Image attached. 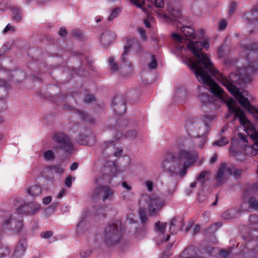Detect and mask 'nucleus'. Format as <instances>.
Listing matches in <instances>:
<instances>
[{"mask_svg":"<svg viewBox=\"0 0 258 258\" xmlns=\"http://www.w3.org/2000/svg\"><path fill=\"white\" fill-rule=\"evenodd\" d=\"M125 228L119 220L110 222L105 228L104 239L108 245L118 242L124 234Z\"/></svg>","mask_w":258,"mask_h":258,"instance_id":"3","label":"nucleus"},{"mask_svg":"<svg viewBox=\"0 0 258 258\" xmlns=\"http://www.w3.org/2000/svg\"><path fill=\"white\" fill-rule=\"evenodd\" d=\"M42 188L37 185H35L27 189L28 194L32 197H36L41 194Z\"/></svg>","mask_w":258,"mask_h":258,"instance_id":"25","label":"nucleus"},{"mask_svg":"<svg viewBox=\"0 0 258 258\" xmlns=\"http://www.w3.org/2000/svg\"><path fill=\"white\" fill-rule=\"evenodd\" d=\"M241 44L246 53H250L251 52L258 49V44L253 42L247 43L245 41H243Z\"/></svg>","mask_w":258,"mask_h":258,"instance_id":"23","label":"nucleus"},{"mask_svg":"<svg viewBox=\"0 0 258 258\" xmlns=\"http://www.w3.org/2000/svg\"><path fill=\"white\" fill-rule=\"evenodd\" d=\"M12 219V216L9 214L5 215V217H0V224L2 225V231H4L8 228Z\"/></svg>","mask_w":258,"mask_h":258,"instance_id":"22","label":"nucleus"},{"mask_svg":"<svg viewBox=\"0 0 258 258\" xmlns=\"http://www.w3.org/2000/svg\"><path fill=\"white\" fill-rule=\"evenodd\" d=\"M79 115L81 117H82L85 120L90 122L91 123H93L94 122L93 119L89 116L87 114L83 112H79Z\"/></svg>","mask_w":258,"mask_h":258,"instance_id":"43","label":"nucleus"},{"mask_svg":"<svg viewBox=\"0 0 258 258\" xmlns=\"http://www.w3.org/2000/svg\"><path fill=\"white\" fill-rule=\"evenodd\" d=\"M228 170L230 172V175H233L235 178H239L243 172V170L237 169L233 165H228Z\"/></svg>","mask_w":258,"mask_h":258,"instance_id":"26","label":"nucleus"},{"mask_svg":"<svg viewBox=\"0 0 258 258\" xmlns=\"http://www.w3.org/2000/svg\"><path fill=\"white\" fill-rule=\"evenodd\" d=\"M52 200V197L51 196H47L43 199V204L45 205H48Z\"/></svg>","mask_w":258,"mask_h":258,"instance_id":"60","label":"nucleus"},{"mask_svg":"<svg viewBox=\"0 0 258 258\" xmlns=\"http://www.w3.org/2000/svg\"><path fill=\"white\" fill-rule=\"evenodd\" d=\"M220 226H221L220 224H218L217 223L211 225V227H210L209 228L208 231L210 232H214L215 231H216L218 229V228Z\"/></svg>","mask_w":258,"mask_h":258,"instance_id":"52","label":"nucleus"},{"mask_svg":"<svg viewBox=\"0 0 258 258\" xmlns=\"http://www.w3.org/2000/svg\"><path fill=\"white\" fill-rule=\"evenodd\" d=\"M115 35L110 31L104 32L101 36L100 42L102 45L107 46L110 45L115 39Z\"/></svg>","mask_w":258,"mask_h":258,"instance_id":"14","label":"nucleus"},{"mask_svg":"<svg viewBox=\"0 0 258 258\" xmlns=\"http://www.w3.org/2000/svg\"><path fill=\"white\" fill-rule=\"evenodd\" d=\"M86 216V213H83L81 216V220L79 221L77 225L76 232L78 235H80L83 234L87 229L86 222L85 220Z\"/></svg>","mask_w":258,"mask_h":258,"instance_id":"19","label":"nucleus"},{"mask_svg":"<svg viewBox=\"0 0 258 258\" xmlns=\"http://www.w3.org/2000/svg\"><path fill=\"white\" fill-rule=\"evenodd\" d=\"M14 13L13 16V19L16 22H19L22 18V15L20 11L16 8H14Z\"/></svg>","mask_w":258,"mask_h":258,"instance_id":"42","label":"nucleus"},{"mask_svg":"<svg viewBox=\"0 0 258 258\" xmlns=\"http://www.w3.org/2000/svg\"><path fill=\"white\" fill-rule=\"evenodd\" d=\"M43 157L46 161H50L54 158V155L53 151L47 150L44 153Z\"/></svg>","mask_w":258,"mask_h":258,"instance_id":"37","label":"nucleus"},{"mask_svg":"<svg viewBox=\"0 0 258 258\" xmlns=\"http://www.w3.org/2000/svg\"><path fill=\"white\" fill-rule=\"evenodd\" d=\"M201 83V82H200ZM202 83V82H201ZM202 84L205 85V86H199L198 87V89L199 92V98L201 102V103L204 105H207L211 102H212L213 98L212 96H210L207 92H204V91L206 89L208 90H210L211 92L216 96L217 97L220 98L221 100L223 99V98L224 97V91L223 90L222 88H221L219 85L218 86L223 90V91L220 93V95H217L215 94V93H213L212 90L211 88L208 86L207 84H204L202 83Z\"/></svg>","mask_w":258,"mask_h":258,"instance_id":"8","label":"nucleus"},{"mask_svg":"<svg viewBox=\"0 0 258 258\" xmlns=\"http://www.w3.org/2000/svg\"><path fill=\"white\" fill-rule=\"evenodd\" d=\"M1 10H6L8 9H13V4L10 1H1Z\"/></svg>","mask_w":258,"mask_h":258,"instance_id":"34","label":"nucleus"},{"mask_svg":"<svg viewBox=\"0 0 258 258\" xmlns=\"http://www.w3.org/2000/svg\"><path fill=\"white\" fill-rule=\"evenodd\" d=\"M186 126L189 136L196 138H202L201 144L197 145L196 140L180 137L175 142L178 152L166 155L161 164L163 171L170 176H178L182 178L187 173V169L197 158L196 152L194 150L195 147L203 148L204 139L208 134L209 126L201 119L194 117L187 120Z\"/></svg>","mask_w":258,"mask_h":258,"instance_id":"2","label":"nucleus"},{"mask_svg":"<svg viewBox=\"0 0 258 258\" xmlns=\"http://www.w3.org/2000/svg\"><path fill=\"white\" fill-rule=\"evenodd\" d=\"M152 61L148 64V67L151 69H155L157 66V61L154 55L151 56Z\"/></svg>","mask_w":258,"mask_h":258,"instance_id":"47","label":"nucleus"},{"mask_svg":"<svg viewBox=\"0 0 258 258\" xmlns=\"http://www.w3.org/2000/svg\"><path fill=\"white\" fill-rule=\"evenodd\" d=\"M238 213V210L236 208H231L224 212L222 217L223 219L229 220L236 217V214Z\"/></svg>","mask_w":258,"mask_h":258,"instance_id":"24","label":"nucleus"},{"mask_svg":"<svg viewBox=\"0 0 258 258\" xmlns=\"http://www.w3.org/2000/svg\"><path fill=\"white\" fill-rule=\"evenodd\" d=\"M92 253V251L90 249L82 251L80 252V255L82 257H86L89 256Z\"/></svg>","mask_w":258,"mask_h":258,"instance_id":"55","label":"nucleus"},{"mask_svg":"<svg viewBox=\"0 0 258 258\" xmlns=\"http://www.w3.org/2000/svg\"><path fill=\"white\" fill-rule=\"evenodd\" d=\"M146 203L149 209V214L150 216L156 215L165 205L164 200L154 194L149 195H143L140 203Z\"/></svg>","mask_w":258,"mask_h":258,"instance_id":"4","label":"nucleus"},{"mask_svg":"<svg viewBox=\"0 0 258 258\" xmlns=\"http://www.w3.org/2000/svg\"><path fill=\"white\" fill-rule=\"evenodd\" d=\"M226 104L228 107L229 113H234V118H239V121L242 125H246L249 123L248 120L245 117L244 111L239 107H236V102L232 98H228L225 101Z\"/></svg>","mask_w":258,"mask_h":258,"instance_id":"7","label":"nucleus"},{"mask_svg":"<svg viewBox=\"0 0 258 258\" xmlns=\"http://www.w3.org/2000/svg\"><path fill=\"white\" fill-rule=\"evenodd\" d=\"M244 19L247 22L248 25L252 23L258 26V10L254 9L251 12L246 14L244 15Z\"/></svg>","mask_w":258,"mask_h":258,"instance_id":"17","label":"nucleus"},{"mask_svg":"<svg viewBox=\"0 0 258 258\" xmlns=\"http://www.w3.org/2000/svg\"><path fill=\"white\" fill-rule=\"evenodd\" d=\"M53 235V233L51 231H48L44 232L43 233H42L41 234V236L45 239H48L50 237H51Z\"/></svg>","mask_w":258,"mask_h":258,"instance_id":"53","label":"nucleus"},{"mask_svg":"<svg viewBox=\"0 0 258 258\" xmlns=\"http://www.w3.org/2000/svg\"><path fill=\"white\" fill-rule=\"evenodd\" d=\"M66 190L64 188H61L59 193L58 194L57 196V198L58 199L61 198L62 197H63L66 195Z\"/></svg>","mask_w":258,"mask_h":258,"instance_id":"63","label":"nucleus"},{"mask_svg":"<svg viewBox=\"0 0 258 258\" xmlns=\"http://www.w3.org/2000/svg\"><path fill=\"white\" fill-rule=\"evenodd\" d=\"M53 142L56 144L53 148L55 150H62L66 154H71L73 151V144L69 138L63 133H55L52 137Z\"/></svg>","mask_w":258,"mask_h":258,"instance_id":"5","label":"nucleus"},{"mask_svg":"<svg viewBox=\"0 0 258 258\" xmlns=\"http://www.w3.org/2000/svg\"><path fill=\"white\" fill-rule=\"evenodd\" d=\"M130 230H132V232H134L136 235L139 237H142L143 236V233L146 230V228L143 227L142 229L139 230L138 228V223L135 221L132 217H130Z\"/></svg>","mask_w":258,"mask_h":258,"instance_id":"18","label":"nucleus"},{"mask_svg":"<svg viewBox=\"0 0 258 258\" xmlns=\"http://www.w3.org/2000/svg\"><path fill=\"white\" fill-rule=\"evenodd\" d=\"M210 172L208 171L204 170L201 172L197 177V180L201 181L203 183L205 182L206 178L209 176Z\"/></svg>","mask_w":258,"mask_h":258,"instance_id":"36","label":"nucleus"},{"mask_svg":"<svg viewBox=\"0 0 258 258\" xmlns=\"http://www.w3.org/2000/svg\"><path fill=\"white\" fill-rule=\"evenodd\" d=\"M230 252L231 250L222 249L220 251L219 256L220 258H226L228 255H230Z\"/></svg>","mask_w":258,"mask_h":258,"instance_id":"46","label":"nucleus"},{"mask_svg":"<svg viewBox=\"0 0 258 258\" xmlns=\"http://www.w3.org/2000/svg\"><path fill=\"white\" fill-rule=\"evenodd\" d=\"M238 139L239 140V143H243L245 144L246 143H247V142H248L247 139L246 138V136L244 134L240 133H238Z\"/></svg>","mask_w":258,"mask_h":258,"instance_id":"48","label":"nucleus"},{"mask_svg":"<svg viewBox=\"0 0 258 258\" xmlns=\"http://www.w3.org/2000/svg\"><path fill=\"white\" fill-rule=\"evenodd\" d=\"M40 209L41 205L39 203L33 202L27 204L25 203L21 206L18 208V212L27 215H34Z\"/></svg>","mask_w":258,"mask_h":258,"instance_id":"11","label":"nucleus"},{"mask_svg":"<svg viewBox=\"0 0 258 258\" xmlns=\"http://www.w3.org/2000/svg\"><path fill=\"white\" fill-rule=\"evenodd\" d=\"M117 108L119 109V108H121V109L120 110L117 111L118 114L120 115H122L123 114L124 112L125 111V109L124 107V106L123 105V103H121L117 106Z\"/></svg>","mask_w":258,"mask_h":258,"instance_id":"62","label":"nucleus"},{"mask_svg":"<svg viewBox=\"0 0 258 258\" xmlns=\"http://www.w3.org/2000/svg\"><path fill=\"white\" fill-rule=\"evenodd\" d=\"M236 8V4L235 2H232L229 6V14H232Z\"/></svg>","mask_w":258,"mask_h":258,"instance_id":"54","label":"nucleus"},{"mask_svg":"<svg viewBox=\"0 0 258 258\" xmlns=\"http://www.w3.org/2000/svg\"><path fill=\"white\" fill-rule=\"evenodd\" d=\"M228 142V140L227 138L223 137L220 140L214 142L213 143V145L223 146L227 144Z\"/></svg>","mask_w":258,"mask_h":258,"instance_id":"41","label":"nucleus"},{"mask_svg":"<svg viewBox=\"0 0 258 258\" xmlns=\"http://www.w3.org/2000/svg\"><path fill=\"white\" fill-rule=\"evenodd\" d=\"M154 3L156 8H162L164 6V0H155Z\"/></svg>","mask_w":258,"mask_h":258,"instance_id":"49","label":"nucleus"},{"mask_svg":"<svg viewBox=\"0 0 258 258\" xmlns=\"http://www.w3.org/2000/svg\"><path fill=\"white\" fill-rule=\"evenodd\" d=\"M9 248L7 245H4L0 247V257H4L9 254Z\"/></svg>","mask_w":258,"mask_h":258,"instance_id":"38","label":"nucleus"},{"mask_svg":"<svg viewBox=\"0 0 258 258\" xmlns=\"http://www.w3.org/2000/svg\"><path fill=\"white\" fill-rule=\"evenodd\" d=\"M109 63L110 65V69H111V71L113 72H116L118 70V66L114 61V57H109Z\"/></svg>","mask_w":258,"mask_h":258,"instance_id":"40","label":"nucleus"},{"mask_svg":"<svg viewBox=\"0 0 258 258\" xmlns=\"http://www.w3.org/2000/svg\"><path fill=\"white\" fill-rule=\"evenodd\" d=\"M113 196L112 189L107 186H98L95 188L91 194V199L93 201H96L102 199L103 202L106 200H111Z\"/></svg>","mask_w":258,"mask_h":258,"instance_id":"6","label":"nucleus"},{"mask_svg":"<svg viewBox=\"0 0 258 258\" xmlns=\"http://www.w3.org/2000/svg\"><path fill=\"white\" fill-rule=\"evenodd\" d=\"M251 138L253 140L254 144L253 145L256 146L257 149H255L253 147V146H247L246 144H244V151L245 153L250 156H255L257 153L258 150V133L254 132L251 135Z\"/></svg>","mask_w":258,"mask_h":258,"instance_id":"13","label":"nucleus"},{"mask_svg":"<svg viewBox=\"0 0 258 258\" xmlns=\"http://www.w3.org/2000/svg\"><path fill=\"white\" fill-rule=\"evenodd\" d=\"M181 32L183 35L186 37L194 38L195 35L194 34V29L188 26H183L181 28Z\"/></svg>","mask_w":258,"mask_h":258,"instance_id":"28","label":"nucleus"},{"mask_svg":"<svg viewBox=\"0 0 258 258\" xmlns=\"http://www.w3.org/2000/svg\"><path fill=\"white\" fill-rule=\"evenodd\" d=\"M176 219L175 218H173L170 221V229L169 231L171 234H175L179 230H182V226L179 227V226H177L175 224Z\"/></svg>","mask_w":258,"mask_h":258,"instance_id":"29","label":"nucleus"},{"mask_svg":"<svg viewBox=\"0 0 258 258\" xmlns=\"http://www.w3.org/2000/svg\"><path fill=\"white\" fill-rule=\"evenodd\" d=\"M173 39L176 41L177 43L175 45V47L177 49L180 50L183 48V46L181 44H178V43H182L183 39L182 37L178 34L177 33H173L171 35Z\"/></svg>","mask_w":258,"mask_h":258,"instance_id":"30","label":"nucleus"},{"mask_svg":"<svg viewBox=\"0 0 258 258\" xmlns=\"http://www.w3.org/2000/svg\"><path fill=\"white\" fill-rule=\"evenodd\" d=\"M12 75V74L11 72L9 71H2V70L0 69V76L1 77L3 76L4 78H5V75H7L8 81H10L11 80Z\"/></svg>","mask_w":258,"mask_h":258,"instance_id":"44","label":"nucleus"},{"mask_svg":"<svg viewBox=\"0 0 258 258\" xmlns=\"http://www.w3.org/2000/svg\"><path fill=\"white\" fill-rule=\"evenodd\" d=\"M129 45H125L124 47L123 52L120 58L119 68L123 69L129 66Z\"/></svg>","mask_w":258,"mask_h":258,"instance_id":"15","label":"nucleus"},{"mask_svg":"<svg viewBox=\"0 0 258 258\" xmlns=\"http://www.w3.org/2000/svg\"><path fill=\"white\" fill-rule=\"evenodd\" d=\"M130 48H132L136 51H139L141 50V45L137 39H133L130 40Z\"/></svg>","mask_w":258,"mask_h":258,"instance_id":"33","label":"nucleus"},{"mask_svg":"<svg viewBox=\"0 0 258 258\" xmlns=\"http://www.w3.org/2000/svg\"><path fill=\"white\" fill-rule=\"evenodd\" d=\"M171 255V253L168 251H166L163 252L161 254L160 258H168Z\"/></svg>","mask_w":258,"mask_h":258,"instance_id":"64","label":"nucleus"},{"mask_svg":"<svg viewBox=\"0 0 258 258\" xmlns=\"http://www.w3.org/2000/svg\"><path fill=\"white\" fill-rule=\"evenodd\" d=\"M27 244L25 240H20L16 245L11 258H21L27 248Z\"/></svg>","mask_w":258,"mask_h":258,"instance_id":"12","label":"nucleus"},{"mask_svg":"<svg viewBox=\"0 0 258 258\" xmlns=\"http://www.w3.org/2000/svg\"><path fill=\"white\" fill-rule=\"evenodd\" d=\"M95 98L94 96L88 95L86 96L84 102L86 103H90L92 101H95Z\"/></svg>","mask_w":258,"mask_h":258,"instance_id":"57","label":"nucleus"},{"mask_svg":"<svg viewBox=\"0 0 258 258\" xmlns=\"http://www.w3.org/2000/svg\"><path fill=\"white\" fill-rule=\"evenodd\" d=\"M258 71V59L251 62L246 68L247 74H251Z\"/></svg>","mask_w":258,"mask_h":258,"instance_id":"27","label":"nucleus"},{"mask_svg":"<svg viewBox=\"0 0 258 258\" xmlns=\"http://www.w3.org/2000/svg\"><path fill=\"white\" fill-rule=\"evenodd\" d=\"M230 176L228 166L226 163L220 164L215 176V179L218 185L224 184Z\"/></svg>","mask_w":258,"mask_h":258,"instance_id":"10","label":"nucleus"},{"mask_svg":"<svg viewBox=\"0 0 258 258\" xmlns=\"http://www.w3.org/2000/svg\"><path fill=\"white\" fill-rule=\"evenodd\" d=\"M139 32L140 34V37L142 39L145 40L147 38L146 31L143 28L139 29Z\"/></svg>","mask_w":258,"mask_h":258,"instance_id":"51","label":"nucleus"},{"mask_svg":"<svg viewBox=\"0 0 258 258\" xmlns=\"http://www.w3.org/2000/svg\"><path fill=\"white\" fill-rule=\"evenodd\" d=\"M187 47L192 51L195 58V60H190L189 68L194 72L196 78L199 82L207 84L213 93L220 95L223 90L212 78V75L226 87L228 91L235 97L243 107L251 113H258V107L251 105L248 98L245 97L248 95L247 92L244 90L240 91L233 84V83L236 81L234 80V77H237L233 73L230 74L228 78L224 76L214 68L207 54L202 51L203 47L206 49L209 48L208 42L191 41L189 42Z\"/></svg>","mask_w":258,"mask_h":258,"instance_id":"1","label":"nucleus"},{"mask_svg":"<svg viewBox=\"0 0 258 258\" xmlns=\"http://www.w3.org/2000/svg\"><path fill=\"white\" fill-rule=\"evenodd\" d=\"M53 169L55 172L59 174L63 173L64 171L63 168L61 165L53 166Z\"/></svg>","mask_w":258,"mask_h":258,"instance_id":"50","label":"nucleus"},{"mask_svg":"<svg viewBox=\"0 0 258 258\" xmlns=\"http://www.w3.org/2000/svg\"><path fill=\"white\" fill-rule=\"evenodd\" d=\"M247 202L249 205V208L258 211V201L255 198L253 197H250Z\"/></svg>","mask_w":258,"mask_h":258,"instance_id":"31","label":"nucleus"},{"mask_svg":"<svg viewBox=\"0 0 258 258\" xmlns=\"http://www.w3.org/2000/svg\"><path fill=\"white\" fill-rule=\"evenodd\" d=\"M177 101L180 102H184L187 98V93L184 88H181L177 89L174 94Z\"/></svg>","mask_w":258,"mask_h":258,"instance_id":"21","label":"nucleus"},{"mask_svg":"<svg viewBox=\"0 0 258 258\" xmlns=\"http://www.w3.org/2000/svg\"><path fill=\"white\" fill-rule=\"evenodd\" d=\"M227 22L225 20H223L220 21L219 24V29L222 30H224L227 27Z\"/></svg>","mask_w":258,"mask_h":258,"instance_id":"56","label":"nucleus"},{"mask_svg":"<svg viewBox=\"0 0 258 258\" xmlns=\"http://www.w3.org/2000/svg\"><path fill=\"white\" fill-rule=\"evenodd\" d=\"M72 176L71 175L68 176L65 181V185L68 187H71L72 186Z\"/></svg>","mask_w":258,"mask_h":258,"instance_id":"58","label":"nucleus"},{"mask_svg":"<svg viewBox=\"0 0 258 258\" xmlns=\"http://www.w3.org/2000/svg\"><path fill=\"white\" fill-rule=\"evenodd\" d=\"M146 185L149 192H151L153 190V182L151 181H147L145 182Z\"/></svg>","mask_w":258,"mask_h":258,"instance_id":"59","label":"nucleus"},{"mask_svg":"<svg viewBox=\"0 0 258 258\" xmlns=\"http://www.w3.org/2000/svg\"><path fill=\"white\" fill-rule=\"evenodd\" d=\"M198 252L199 249L197 247L190 246L185 249L182 254L186 258H204L199 255Z\"/></svg>","mask_w":258,"mask_h":258,"instance_id":"16","label":"nucleus"},{"mask_svg":"<svg viewBox=\"0 0 258 258\" xmlns=\"http://www.w3.org/2000/svg\"><path fill=\"white\" fill-rule=\"evenodd\" d=\"M120 12L121 10L119 8H117L113 10L110 17L108 18V21H111L114 18H116Z\"/></svg>","mask_w":258,"mask_h":258,"instance_id":"39","label":"nucleus"},{"mask_svg":"<svg viewBox=\"0 0 258 258\" xmlns=\"http://www.w3.org/2000/svg\"><path fill=\"white\" fill-rule=\"evenodd\" d=\"M141 91L139 88H134L130 91V104L136 105L140 102Z\"/></svg>","mask_w":258,"mask_h":258,"instance_id":"20","label":"nucleus"},{"mask_svg":"<svg viewBox=\"0 0 258 258\" xmlns=\"http://www.w3.org/2000/svg\"><path fill=\"white\" fill-rule=\"evenodd\" d=\"M122 185L126 190V195L125 194H124L123 192L122 193L123 197L124 198H125L126 197H127V195H128L127 191L129 189V186L128 185V184L125 182H122Z\"/></svg>","mask_w":258,"mask_h":258,"instance_id":"61","label":"nucleus"},{"mask_svg":"<svg viewBox=\"0 0 258 258\" xmlns=\"http://www.w3.org/2000/svg\"><path fill=\"white\" fill-rule=\"evenodd\" d=\"M155 228L156 229L161 233L162 235H163L165 232V230L167 226L166 222H161L158 221L155 223Z\"/></svg>","mask_w":258,"mask_h":258,"instance_id":"32","label":"nucleus"},{"mask_svg":"<svg viewBox=\"0 0 258 258\" xmlns=\"http://www.w3.org/2000/svg\"><path fill=\"white\" fill-rule=\"evenodd\" d=\"M249 221L252 225L258 224V215H251L249 218Z\"/></svg>","mask_w":258,"mask_h":258,"instance_id":"45","label":"nucleus"},{"mask_svg":"<svg viewBox=\"0 0 258 258\" xmlns=\"http://www.w3.org/2000/svg\"><path fill=\"white\" fill-rule=\"evenodd\" d=\"M130 3L137 7L141 9L143 12L147 14L149 19L150 18V13L151 11H154L158 16L163 18L166 20L169 19V17L167 16V15L162 10H160L156 11L153 9L152 6L149 5H148L147 8L143 7L145 5L144 0H130Z\"/></svg>","mask_w":258,"mask_h":258,"instance_id":"9","label":"nucleus"},{"mask_svg":"<svg viewBox=\"0 0 258 258\" xmlns=\"http://www.w3.org/2000/svg\"><path fill=\"white\" fill-rule=\"evenodd\" d=\"M139 215L142 223L143 224H146L148 221V217L145 210L140 208L139 210Z\"/></svg>","mask_w":258,"mask_h":258,"instance_id":"35","label":"nucleus"}]
</instances>
